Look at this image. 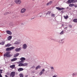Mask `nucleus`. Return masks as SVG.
<instances>
[{
    "mask_svg": "<svg viewBox=\"0 0 77 77\" xmlns=\"http://www.w3.org/2000/svg\"><path fill=\"white\" fill-rule=\"evenodd\" d=\"M67 3H73L74 0H69L67 2Z\"/></svg>",
    "mask_w": 77,
    "mask_h": 77,
    "instance_id": "obj_9",
    "label": "nucleus"
},
{
    "mask_svg": "<svg viewBox=\"0 0 77 77\" xmlns=\"http://www.w3.org/2000/svg\"><path fill=\"white\" fill-rule=\"evenodd\" d=\"M1 44H0V45H1V44L2 45H4V44H5V42H2L1 43H0Z\"/></svg>",
    "mask_w": 77,
    "mask_h": 77,
    "instance_id": "obj_27",
    "label": "nucleus"
},
{
    "mask_svg": "<svg viewBox=\"0 0 77 77\" xmlns=\"http://www.w3.org/2000/svg\"><path fill=\"white\" fill-rule=\"evenodd\" d=\"M23 48L24 49H26L27 48V45H26V44H24L23 45Z\"/></svg>",
    "mask_w": 77,
    "mask_h": 77,
    "instance_id": "obj_14",
    "label": "nucleus"
},
{
    "mask_svg": "<svg viewBox=\"0 0 77 77\" xmlns=\"http://www.w3.org/2000/svg\"><path fill=\"white\" fill-rule=\"evenodd\" d=\"M69 17H68V15H67L66 16H64V18L65 19H68Z\"/></svg>",
    "mask_w": 77,
    "mask_h": 77,
    "instance_id": "obj_22",
    "label": "nucleus"
},
{
    "mask_svg": "<svg viewBox=\"0 0 77 77\" xmlns=\"http://www.w3.org/2000/svg\"><path fill=\"white\" fill-rule=\"evenodd\" d=\"M17 60V58H13V59H12L11 61V62H14V61H15V60Z\"/></svg>",
    "mask_w": 77,
    "mask_h": 77,
    "instance_id": "obj_17",
    "label": "nucleus"
},
{
    "mask_svg": "<svg viewBox=\"0 0 77 77\" xmlns=\"http://www.w3.org/2000/svg\"><path fill=\"white\" fill-rule=\"evenodd\" d=\"M2 71H3V70L0 69V74H1L2 73Z\"/></svg>",
    "mask_w": 77,
    "mask_h": 77,
    "instance_id": "obj_31",
    "label": "nucleus"
},
{
    "mask_svg": "<svg viewBox=\"0 0 77 77\" xmlns=\"http://www.w3.org/2000/svg\"><path fill=\"white\" fill-rule=\"evenodd\" d=\"M5 77H8V75H5Z\"/></svg>",
    "mask_w": 77,
    "mask_h": 77,
    "instance_id": "obj_40",
    "label": "nucleus"
},
{
    "mask_svg": "<svg viewBox=\"0 0 77 77\" xmlns=\"http://www.w3.org/2000/svg\"><path fill=\"white\" fill-rule=\"evenodd\" d=\"M74 6L75 7V8H77V5H74Z\"/></svg>",
    "mask_w": 77,
    "mask_h": 77,
    "instance_id": "obj_37",
    "label": "nucleus"
},
{
    "mask_svg": "<svg viewBox=\"0 0 77 77\" xmlns=\"http://www.w3.org/2000/svg\"><path fill=\"white\" fill-rule=\"evenodd\" d=\"M51 16H52V17H55V15L53 14H51Z\"/></svg>",
    "mask_w": 77,
    "mask_h": 77,
    "instance_id": "obj_28",
    "label": "nucleus"
},
{
    "mask_svg": "<svg viewBox=\"0 0 77 77\" xmlns=\"http://www.w3.org/2000/svg\"><path fill=\"white\" fill-rule=\"evenodd\" d=\"M14 44H20V43L18 42H16Z\"/></svg>",
    "mask_w": 77,
    "mask_h": 77,
    "instance_id": "obj_26",
    "label": "nucleus"
},
{
    "mask_svg": "<svg viewBox=\"0 0 77 77\" xmlns=\"http://www.w3.org/2000/svg\"><path fill=\"white\" fill-rule=\"evenodd\" d=\"M22 61H20L17 62V63L19 64L18 66H27L28 64L27 63H24V64L22 63L23 62Z\"/></svg>",
    "mask_w": 77,
    "mask_h": 77,
    "instance_id": "obj_1",
    "label": "nucleus"
},
{
    "mask_svg": "<svg viewBox=\"0 0 77 77\" xmlns=\"http://www.w3.org/2000/svg\"><path fill=\"white\" fill-rule=\"evenodd\" d=\"M40 68H41V66H38L36 67L35 69H38Z\"/></svg>",
    "mask_w": 77,
    "mask_h": 77,
    "instance_id": "obj_21",
    "label": "nucleus"
},
{
    "mask_svg": "<svg viewBox=\"0 0 77 77\" xmlns=\"http://www.w3.org/2000/svg\"><path fill=\"white\" fill-rule=\"evenodd\" d=\"M53 77H56V76H54Z\"/></svg>",
    "mask_w": 77,
    "mask_h": 77,
    "instance_id": "obj_42",
    "label": "nucleus"
},
{
    "mask_svg": "<svg viewBox=\"0 0 77 77\" xmlns=\"http://www.w3.org/2000/svg\"><path fill=\"white\" fill-rule=\"evenodd\" d=\"M0 77H2V75L1 74H0Z\"/></svg>",
    "mask_w": 77,
    "mask_h": 77,
    "instance_id": "obj_38",
    "label": "nucleus"
},
{
    "mask_svg": "<svg viewBox=\"0 0 77 77\" xmlns=\"http://www.w3.org/2000/svg\"><path fill=\"white\" fill-rule=\"evenodd\" d=\"M42 72H44V71H45V69H43L42 70Z\"/></svg>",
    "mask_w": 77,
    "mask_h": 77,
    "instance_id": "obj_36",
    "label": "nucleus"
},
{
    "mask_svg": "<svg viewBox=\"0 0 77 77\" xmlns=\"http://www.w3.org/2000/svg\"><path fill=\"white\" fill-rule=\"evenodd\" d=\"M23 68H20L18 69V71H19V72H20V71H23Z\"/></svg>",
    "mask_w": 77,
    "mask_h": 77,
    "instance_id": "obj_12",
    "label": "nucleus"
},
{
    "mask_svg": "<svg viewBox=\"0 0 77 77\" xmlns=\"http://www.w3.org/2000/svg\"><path fill=\"white\" fill-rule=\"evenodd\" d=\"M77 0H74L73 2V3H77Z\"/></svg>",
    "mask_w": 77,
    "mask_h": 77,
    "instance_id": "obj_33",
    "label": "nucleus"
},
{
    "mask_svg": "<svg viewBox=\"0 0 77 77\" xmlns=\"http://www.w3.org/2000/svg\"><path fill=\"white\" fill-rule=\"evenodd\" d=\"M0 44H1V43H0Z\"/></svg>",
    "mask_w": 77,
    "mask_h": 77,
    "instance_id": "obj_44",
    "label": "nucleus"
},
{
    "mask_svg": "<svg viewBox=\"0 0 77 77\" xmlns=\"http://www.w3.org/2000/svg\"><path fill=\"white\" fill-rule=\"evenodd\" d=\"M52 1L49 2L47 4V6H48V5H51V4H52Z\"/></svg>",
    "mask_w": 77,
    "mask_h": 77,
    "instance_id": "obj_15",
    "label": "nucleus"
},
{
    "mask_svg": "<svg viewBox=\"0 0 77 77\" xmlns=\"http://www.w3.org/2000/svg\"><path fill=\"white\" fill-rule=\"evenodd\" d=\"M69 27H72V26H71V25H69Z\"/></svg>",
    "mask_w": 77,
    "mask_h": 77,
    "instance_id": "obj_41",
    "label": "nucleus"
},
{
    "mask_svg": "<svg viewBox=\"0 0 77 77\" xmlns=\"http://www.w3.org/2000/svg\"><path fill=\"white\" fill-rule=\"evenodd\" d=\"M20 60L22 61V62H24L23 61L25 60H26V58L24 57H22L20 58Z\"/></svg>",
    "mask_w": 77,
    "mask_h": 77,
    "instance_id": "obj_10",
    "label": "nucleus"
},
{
    "mask_svg": "<svg viewBox=\"0 0 77 77\" xmlns=\"http://www.w3.org/2000/svg\"><path fill=\"white\" fill-rule=\"evenodd\" d=\"M19 55V53H17L14 55V57H17V56H18Z\"/></svg>",
    "mask_w": 77,
    "mask_h": 77,
    "instance_id": "obj_18",
    "label": "nucleus"
},
{
    "mask_svg": "<svg viewBox=\"0 0 77 77\" xmlns=\"http://www.w3.org/2000/svg\"><path fill=\"white\" fill-rule=\"evenodd\" d=\"M21 50V48H17L15 49V51H20Z\"/></svg>",
    "mask_w": 77,
    "mask_h": 77,
    "instance_id": "obj_11",
    "label": "nucleus"
},
{
    "mask_svg": "<svg viewBox=\"0 0 77 77\" xmlns=\"http://www.w3.org/2000/svg\"><path fill=\"white\" fill-rule=\"evenodd\" d=\"M15 75V72H12L10 74V77H14Z\"/></svg>",
    "mask_w": 77,
    "mask_h": 77,
    "instance_id": "obj_5",
    "label": "nucleus"
},
{
    "mask_svg": "<svg viewBox=\"0 0 77 77\" xmlns=\"http://www.w3.org/2000/svg\"><path fill=\"white\" fill-rule=\"evenodd\" d=\"M1 37V35H0V38Z\"/></svg>",
    "mask_w": 77,
    "mask_h": 77,
    "instance_id": "obj_43",
    "label": "nucleus"
},
{
    "mask_svg": "<svg viewBox=\"0 0 77 77\" xmlns=\"http://www.w3.org/2000/svg\"><path fill=\"white\" fill-rule=\"evenodd\" d=\"M6 74L7 75H9V74H10V73H9V72H7Z\"/></svg>",
    "mask_w": 77,
    "mask_h": 77,
    "instance_id": "obj_34",
    "label": "nucleus"
},
{
    "mask_svg": "<svg viewBox=\"0 0 77 77\" xmlns=\"http://www.w3.org/2000/svg\"><path fill=\"white\" fill-rule=\"evenodd\" d=\"M14 2L17 5H21V0H15Z\"/></svg>",
    "mask_w": 77,
    "mask_h": 77,
    "instance_id": "obj_4",
    "label": "nucleus"
},
{
    "mask_svg": "<svg viewBox=\"0 0 77 77\" xmlns=\"http://www.w3.org/2000/svg\"><path fill=\"white\" fill-rule=\"evenodd\" d=\"M73 21L74 23H77V19H75L73 20Z\"/></svg>",
    "mask_w": 77,
    "mask_h": 77,
    "instance_id": "obj_23",
    "label": "nucleus"
},
{
    "mask_svg": "<svg viewBox=\"0 0 77 77\" xmlns=\"http://www.w3.org/2000/svg\"><path fill=\"white\" fill-rule=\"evenodd\" d=\"M51 69H54V68H53V67H51Z\"/></svg>",
    "mask_w": 77,
    "mask_h": 77,
    "instance_id": "obj_39",
    "label": "nucleus"
},
{
    "mask_svg": "<svg viewBox=\"0 0 77 77\" xmlns=\"http://www.w3.org/2000/svg\"><path fill=\"white\" fill-rule=\"evenodd\" d=\"M26 9L23 8L21 10L20 12L21 14H23V13H24V12H26Z\"/></svg>",
    "mask_w": 77,
    "mask_h": 77,
    "instance_id": "obj_7",
    "label": "nucleus"
},
{
    "mask_svg": "<svg viewBox=\"0 0 77 77\" xmlns=\"http://www.w3.org/2000/svg\"><path fill=\"white\" fill-rule=\"evenodd\" d=\"M11 14V12H10V13L9 12H6L4 14V15H6L7 14Z\"/></svg>",
    "mask_w": 77,
    "mask_h": 77,
    "instance_id": "obj_24",
    "label": "nucleus"
},
{
    "mask_svg": "<svg viewBox=\"0 0 77 77\" xmlns=\"http://www.w3.org/2000/svg\"><path fill=\"white\" fill-rule=\"evenodd\" d=\"M43 74V72L41 71L39 73V75H41Z\"/></svg>",
    "mask_w": 77,
    "mask_h": 77,
    "instance_id": "obj_30",
    "label": "nucleus"
},
{
    "mask_svg": "<svg viewBox=\"0 0 77 77\" xmlns=\"http://www.w3.org/2000/svg\"><path fill=\"white\" fill-rule=\"evenodd\" d=\"M15 47L13 46L10 48H6V51H11V50H14V49Z\"/></svg>",
    "mask_w": 77,
    "mask_h": 77,
    "instance_id": "obj_3",
    "label": "nucleus"
},
{
    "mask_svg": "<svg viewBox=\"0 0 77 77\" xmlns=\"http://www.w3.org/2000/svg\"><path fill=\"white\" fill-rule=\"evenodd\" d=\"M56 9H57L58 11H62V10H64L65 9V8H60L59 7H56Z\"/></svg>",
    "mask_w": 77,
    "mask_h": 77,
    "instance_id": "obj_6",
    "label": "nucleus"
},
{
    "mask_svg": "<svg viewBox=\"0 0 77 77\" xmlns=\"http://www.w3.org/2000/svg\"><path fill=\"white\" fill-rule=\"evenodd\" d=\"M11 46V44L9 43L7 44V45H5V47H10V46Z\"/></svg>",
    "mask_w": 77,
    "mask_h": 77,
    "instance_id": "obj_20",
    "label": "nucleus"
},
{
    "mask_svg": "<svg viewBox=\"0 0 77 77\" xmlns=\"http://www.w3.org/2000/svg\"><path fill=\"white\" fill-rule=\"evenodd\" d=\"M15 65H13L10 66V68H11L12 69H14V68H15Z\"/></svg>",
    "mask_w": 77,
    "mask_h": 77,
    "instance_id": "obj_16",
    "label": "nucleus"
},
{
    "mask_svg": "<svg viewBox=\"0 0 77 77\" xmlns=\"http://www.w3.org/2000/svg\"><path fill=\"white\" fill-rule=\"evenodd\" d=\"M75 74H76V73H73L72 74V75L73 76H74V75H75Z\"/></svg>",
    "mask_w": 77,
    "mask_h": 77,
    "instance_id": "obj_35",
    "label": "nucleus"
},
{
    "mask_svg": "<svg viewBox=\"0 0 77 77\" xmlns=\"http://www.w3.org/2000/svg\"><path fill=\"white\" fill-rule=\"evenodd\" d=\"M63 33V31H62L60 33V35H62Z\"/></svg>",
    "mask_w": 77,
    "mask_h": 77,
    "instance_id": "obj_32",
    "label": "nucleus"
},
{
    "mask_svg": "<svg viewBox=\"0 0 77 77\" xmlns=\"http://www.w3.org/2000/svg\"><path fill=\"white\" fill-rule=\"evenodd\" d=\"M19 76L20 77H23V74H20L19 75Z\"/></svg>",
    "mask_w": 77,
    "mask_h": 77,
    "instance_id": "obj_29",
    "label": "nucleus"
},
{
    "mask_svg": "<svg viewBox=\"0 0 77 77\" xmlns=\"http://www.w3.org/2000/svg\"><path fill=\"white\" fill-rule=\"evenodd\" d=\"M12 36H10L7 38V39L8 41H10L12 39Z\"/></svg>",
    "mask_w": 77,
    "mask_h": 77,
    "instance_id": "obj_13",
    "label": "nucleus"
},
{
    "mask_svg": "<svg viewBox=\"0 0 77 77\" xmlns=\"http://www.w3.org/2000/svg\"><path fill=\"white\" fill-rule=\"evenodd\" d=\"M4 57H11L12 56V55L10 54V53L9 52H7L4 55Z\"/></svg>",
    "mask_w": 77,
    "mask_h": 77,
    "instance_id": "obj_2",
    "label": "nucleus"
},
{
    "mask_svg": "<svg viewBox=\"0 0 77 77\" xmlns=\"http://www.w3.org/2000/svg\"><path fill=\"white\" fill-rule=\"evenodd\" d=\"M6 32L7 33V34H8V35H12V32H11L10 31H9L8 30H7L6 31Z\"/></svg>",
    "mask_w": 77,
    "mask_h": 77,
    "instance_id": "obj_8",
    "label": "nucleus"
},
{
    "mask_svg": "<svg viewBox=\"0 0 77 77\" xmlns=\"http://www.w3.org/2000/svg\"><path fill=\"white\" fill-rule=\"evenodd\" d=\"M74 6V5L73 4H70L69 5V7H72Z\"/></svg>",
    "mask_w": 77,
    "mask_h": 77,
    "instance_id": "obj_19",
    "label": "nucleus"
},
{
    "mask_svg": "<svg viewBox=\"0 0 77 77\" xmlns=\"http://www.w3.org/2000/svg\"><path fill=\"white\" fill-rule=\"evenodd\" d=\"M50 13H51V11H49L47 13H46V15H47L48 14H50Z\"/></svg>",
    "mask_w": 77,
    "mask_h": 77,
    "instance_id": "obj_25",
    "label": "nucleus"
}]
</instances>
